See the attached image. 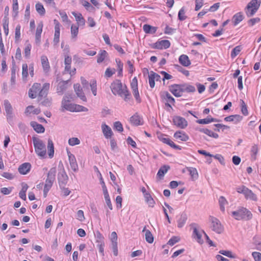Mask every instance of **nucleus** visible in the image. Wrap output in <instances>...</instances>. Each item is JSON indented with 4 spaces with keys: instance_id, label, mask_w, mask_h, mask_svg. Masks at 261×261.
Returning <instances> with one entry per match:
<instances>
[{
    "instance_id": "09e8293b",
    "label": "nucleus",
    "mask_w": 261,
    "mask_h": 261,
    "mask_svg": "<svg viewBox=\"0 0 261 261\" xmlns=\"http://www.w3.org/2000/svg\"><path fill=\"white\" fill-rule=\"evenodd\" d=\"M116 62L117 65V69H118V75L122 76V71H123V63H121V61L119 59H116Z\"/></svg>"
},
{
    "instance_id": "5701e85b",
    "label": "nucleus",
    "mask_w": 261,
    "mask_h": 261,
    "mask_svg": "<svg viewBox=\"0 0 261 261\" xmlns=\"http://www.w3.org/2000/svg\"><path fill=\"white\" fill-rule=\"evenodd\" d=\"M41 62L44 71L45 72H47L50 69V66L47 57L45 55L42 56L41 57Z\"/></svg>"
},
{
    "instance_id": "423d86ee",
    "label": "nucleus",
    "mask_w": 261,
    "mask_h": 261,
    "mask_svg": "<svg viewBox=\"0 0 261 261\" xmlns=\"http://www.w3.org/2000/svg\"><path fill=\"white\" fill-rule=\"evenodd\" d=\"M209 221L211 222V227L214 231L218 234L223 232L224 230L223 226L217 218L210 216Z\"/></svg>"
},
{
    "instance_id": "a878e982",
    "label": "nucleus",
    "mask_w": 261,
    "mask_h": 261,
    "mask_svg": "<svg viewBox=\"0 0 261 261\" xmlns=\"http://www.w3.org/2000/svg\"><path fill=\"white\" fill-rule=\"evenodd\" d=\"M30 124L34 129L38 133H43L45 131V128L43 125L35 121H32Z\"/></svg>"
},
{
    "instance_id": "bf43d9fd",
    "label": "nucleus",
    "mask_w": 261,
    "mask_h": 261,
    "mask_svg": "<svg viewBox=\"0 0 261 261\" xmlns=\"http://www.w3.org/2000/svg\"><path fill=\"white\" fill-rule=\"evenodd\" d=\"M178 19L181 21H183L187 18V16L185 15V9L184 8H182L179 10L178 12Z\"/></svg>"
},
{
    "instance_id": "c9c22d12",
    "label": "nucleus",
    "mask_w": 261,
    "mask_h": 261,
    "mask_svg": "<svg viewBox=\"0 0 261 261\" xmlns=\"http://www.w3.org/2000/svg\"><path fill=\"white\" fill-rule=\"evenodd\" d=\"M143 232H145V236L146 241L149 243H152L153 242V237L150 231L148 230H146V228L144 227Z\"/></svg>"
},
{
    "instance_id": "412c9836",
    "label": "nucleus",
    "mask_w": 261,
    "mask_h": 261,
    "mask_svg": "<svg viewBox=\"0 0 261 261\" xmlns=\"http://www.w3.org/2000/svg\"><path fill=\"white\" fill-rule=\"evenodd\" d=\"M174 137L178 140L186 141L189 139L188 136L183 131H177L174 134Z\"/></svg>"
},
{
    "instance_id": "79ce46f5",
    "label": "nucleus",
    "mask_w": 261,
    "mask_h": 261,
    "mask_svg": "<svg viewBox=\"0 0 261 261\" xmlns=\"http://www.w3.org/2000/svg\"><path fill=\"white\" fill-rule=\"evenodd\" d=\"M183 86V92H194L195 91L196 89L192 85H188L187 84H182Z\"/></svg>"
},
{
    "instance_id": "de8ad7c7",
    "label": "nucleus",
    "mask_w": 261,
    "mask_h": 261,
    "mask_svg": "<svg viewBox=\"0 0 261 261\" xmlns=\"http://www.w3.org/2000/svg\"><path fill=\"white\" fill-rule=\"evenodd\" d=\"M155 79L154 75L153 74V71H151L148 75V81L149 86L151 88H153L155 85Z\"/></svg>"
},
{
    "instance_id": "ddd939ff",
    "label": "nucleus",
    "mask_w": 261,
    "mask_h": 261,
    "mask_svg": "<svg viewBox=\"0 0 261 261\" xmlns=\"http://www.w3.org/2000/svg\"><path fill=\"white\" fill-rule=\"evenodd\" d=\"M67 155L69 164L72 170L74 172L77 171L79 167L74 155L71 153L70 151H67Z\"/></svg>"
},
{
    "instance_id": "58836bf2",
    "label": "nucleus",
    "mask_w": 261,
    "mask_h": 261,
    "mask_svg": "<svg viewBox=\"0 0 261 261\" xmlns=\"http://www.w3.org/2000/svg\"><path fill=\"white\" fill-rule=\"evenodd\" d=\"M37 12L41 15H44L45 13V10L41 3H38L35 6Z\"/></svg>"
},
{
    "instance_id": "9b49d317",
    "label": "nucleus",
    "mask_w": 261,
    "mask_h": 261,
    "mask_svg": "<svg viewBox=\"0 0 261 261\" xmlns=\"http://www.w3.org/2000/svg\"><path fill=\"white\" fill-rule=\"evenodd\" d=\"M54 22L55 24V34L53 42L54 45H57L59 42L60 40V24L56 19H54Z\"/></svg>"
},
{
    "instance_id": "4be33fe9",
    "label": "nucleus",
    "mask_w": 261,
    "mask_h": 261,
    "mask_svg": "<svg viewBox=\"0 0 261 261\" xmlns=\"http://www.w3.org/2000/svg\"><path fill=\"white\" fill-rule=\"evenodd\" d=\"M31 165L29 163H24L21 164L18 168V171L21 174H26L30 170Z\"/></svg>"
},
{
    "instance_id": "69168bd1",
    "label": "nucleus",
    "mask_w": 261,
    "mask_h": 261,
    "mask_svg": "<svg viewBox=\"0 0 261 261\" xmlns=\"http://www.w3.org/2000/svg\"><path fill=\"white\" fill-rule=\"evenodd\" d=\"M130 86L132 90L138 89V80L136 77L133 79L130 83Z\"/></svg>"
},
{
    "instance_id": "0e129e2a",
    "label": "nucleus",
    "mask_w": 261,
    "mask_h": 261,
    "mask_svg": "<svg viewBox=\"0 0 261 261\" xmlns=\"http://www.w3.org/2000/svg\"><path fill=\"white\" fill-rule=\"evenodd\" d=\"M115 72V69H111L110 68H108L105 71V76L107 77H111Z\"/></svg>"
},
{
    "instance_id": "680f3d73",
    "label": "nucleus",
    "mask_w": 261,
    "mask_h": 261,
    "mask_svg": "<svg viewBox=\"0 0 261 261\" xmlns=\"http://www.w3.org/2000/svg\"><path fill=\"white\" fill-rule=\"evenodd\" d=\"M20 29H21L20 25V24L17 25V26L16 27L15 31V38L16 40L19 39V38L20 37V35H21Z\"/></svg>"
},
{
    "instance_id": "4c0bfd02",
    "label": "nucleus",
    "mask_w": 261,
    "mask_h": 261,
    "mask_svg": "<svg viewBox=\"0 0 261 261\" xmlns=\"http://www.w3.org/2000/svg\"><path fill=\"white\" fill-rule=\"evenodd\" d=\"M164 143H166L169 145L172 148L177 149V150H181V148L179 146L176 145L172 140H171L169 138H164Z\"/></svg>"
},
{
    "instance_id": "6e6552de",
    "label": "nucleus",
    "mask_w": 261,
    "mask_h": 261,
    "mask_svg": "<svg viewBox=\"0 0 261 261\" xmlns=\"http://www.w3.org/2000/svg\"><path fill=\"white\" fill-rule=\"evenodd\" d=\"M56 169L55 167L51 168L47 173V177L44 185L45 187L51 188L55 180Z\"/></svg>"
},
{
    "instance_id": "9d476101",
    "label": "nucleus",
    "mask_w": 261,
    "mask_h": 261,
    "mask_svg": "<svg viewBox=\"0 0 261 261\" xmlns=\"http://www.w3.org/2000/svg\"><path fill=\"white\" fill-rule=\"evenodd\" d=\"M182 84H174L169 87V90L175 97H179L182 95Z\"/></svg>"
},
{
    "instance_id": "e433bc0d",
    "label": "nucleus",
    "mask_w": 261,
    "mask_h": 261,
    "mask_svg": "<svg viewBox=\"0 0 261 261\" xmlns=\"http://www.w3.org/2000/svg\"><path fill=\"white\" fill-rule=\"evenodd\" d=\"M187 219V215L185 213H182L178 220L177 226L179 228H181L185 224Z\"/></svg>"
},
{
    "instance_id": "13d9d810",
    "label": "nucleus",
    "mask_w": 261,
    "mask_h": 261,
    "mask_svg": "<svg viewBox=\"0 0 261 261\" xmlns=\"http://www.w3.org/2000/svg\"><path fill=\"white\" fill-rule=\"evenodd\" d=\"M180 241V238L177 236L172 237L168 242L167 244L172 246Z\"/></svg>"
},
{
    "instance_id": "774afa93",
    "label": "nucleus",
    "mask_w": 261,
    "mask_h": 261,
    "mask_svg": "<svg viewBox=\"0 0 261 261\" xmlns=\"http://www.w3.org/2000/svg\"><path fill=\"white\" fill-rule=\"evenodd\" d=\"M255 261H261V253L253 252L252 254Z\"/></svg>"
},
{
    "instance_id": "a18cd8bd",
    "label": "nucleus",
    "mask_w": 261,
    "mask_h": 261,
    "mask_svg": "<svg viewBox=\"0 0 261 261\" xmlns=\"http://www.w3.org/2000/svg\"><path fill=\"white\" fill-rule=\"evenodd\" d=\"M22 76L23 80H24L27 78L28 74H29L28 70L29 69L27 64L25 63V64H22Z\"/></svg>"
},
{
    "instance_id": "e2e57ef3",
    "label": "nucleus",
    "mask_w": 261,
    "mask_h": 261,
    "mask_svg": "<svg viewBox=\"0 0 261 261\" xmlns=\"http://www.w3.org/2000/svg\"><path fill=\"white\" fill-rule=\"evenodd\" d=\"M82 4L83 6L87 10H92L94 8V7L87 1H83L82 2Z\"/></svg>"
},
{
    "instance_id": "49530a36",
    "label": "nucleus",
    "mask_w": 261,
    "mask_h": 261,
    "mask_svg": "<svg viewBox=\"0 0 261 261\" xmlns=\"http://www.w3.org/2000/svg\"><path fill=\"white\" fill-rule=\"evenodd\" d=\"M144 197L145 201L148 204V205L151 207L153 206L154 202L150 195L148 193H145L144 194Z\"/></svg>"
},
{
    "instance_id": "b1692460",
    "label": "nucleus",
    "mask_w": 261,
    "mask_h": 261,
    "mask_svg": "<svg viewBox=\"0 0 261 261\" xmlns=\"http://www.w3.org/2000/svg\"><path fill=\"white\" fill-rule=\"evenodd\" d=\"M243 117L240 115H233L224 118V120L229 122H233L234 123H238L242 120Z\"/></svg>"
},
{
    "instance_id": "c03bdc74",
    "label": "nucleus",
    "mask_w": 261,
    "mask_h": 261,
    "mask_svg": "<svg viewBox=\"0 0 261 261\" xmlns=\"http://www.w3.org/2000/svg\"><path fill=\"white\" fill-rule=\"evenodd\" d=\"M3 28L5 34L6 35H8L9 33V20L6 16L3 19Z\"/></svg>"
},
{
    "instance_id": "aec40b11",
    "label": "nucleus",
    "mask_w": 261,
    "mask_h": 261,
    "mask_svg": "<svg viewBox=\"0 0 261 261\" xmlns=\"http://www.w3.org/2000/svg\"><path fill=\"white\" fill-rule=\"evenodd\" d=\"M68 81L60 82L57 87V92L59 95H62L64 92L67 89Z\"/></svg>"
},
{
    "instance_id": "f3484780",
    "label": "nucleus",
    "mask_w": 261,
    "mask_h": 261,
    "mask_svg": "<svg viewBox=\"0 0 261 261\" xmlns=\"http://www.w3.org/2000/svg\"><path fill=\"white\" fill-rule=\"evenodd\" d=\"M108 57V53L105 50H100L97 56V62L100 64L106 60Z\"/></svg>"
},
{
    "instance_id": "f257e3e1",
    "label": "nucleus",
    "mask_w": 261,
    "mask_h": 261,
    "mask_svg": "<svg viewBox=\"0 0 261 261\" xmlns=\"http://www.w3.org/2000/svg\"><path fill=\"white\" fill-rule=\"evenodd\" d=\"M110 87L114 95H118L121 97H123L125 101H127L130 99L131 95L127 87L125 85L123 86L119 80H116L113 81Z\"/></svg>"
},
{
    "instance_id": "bb28decb",
    "label": "nucleus",
    "mask_w": 261,
    "mask_h": 261,
    "mask_svg": "<svg viewBox=\"0 0 261 261\" xmlns=\"http://www.w3.org/2000/svg\"><path fill=\"white\" fill-rule=\"evenodd\" d=\"M43 24L39 23L37 25L36 35H35V42L37 44H39L41 41V35L42 32Z\"/></svg>"
},
{
    "instance_id": "603ef678",
    "label": "nucleus",
    "mask_w": 261,
    "mask_h": 261,
    "mask_svg": "<svg viewBox=\"0 0 261 261\" xmlns=\"http://www.w3.org/2000/svg\"><path fill=\"white\" fill-rule=\"evenodd\" d=\"M193 234L198 243H202L203 242L201 239V234L199 233L196 227L194 228Z\"/></svg>"
},
{
    "instance_id": "37998d69",
    "label": "nucleus",
    "mask_w": 261,
    "mask_h": 261,
    "mask_svg": "<svg viewBox=\"0 0 261 261\" xmlns=\"http://www.w3.org/2000/svg\"><path fill=\"white\" fill-rule=\"evenodd\" d=\"M32 48V45L28 41L25 43V46L24 48V56L27 58H29L31 54V50Z\"/></svg>"
},
{
    "instance_id": "cd10ccee",
    "label": "nucleus",
    "mask_w": 261,
    "mask_h": 261,
    "mask_svg": "<svg viewBox=\"0 0 261 261\" xmlns=\"http://www.w3.org/2000/svg\"><path fill=\"white\" fill-rule=\"evenodd\" d=\"M47 153L50 159L54 155V145L53 141L49 139L47 143Z\"/></svg>"
},
{
    "instance_id": "4468645a",
    "label": "nucleus",
    "mask_w": 261,
    "mask_h": 261,
    "mask_svg": "<svg viewBox=\"0 0 261 261\" xmlns=\"http://www.w3.org/2000/svg\"><path fill=\"white\" fill-rule=\"evenodd\" d=\"M173 121L174 124L180 128H184L188 125L186 120L184 118L180 116L174 117Z\"/></svg>"
},
{
    "instance_id": "338daca9",
    "label": "nucleus",
    "mask_w": 261,
    "mask_h": 261,
    "mask_svg": "<svg viewBox=\"0 0 261 261\" xmlns=\"http://www.w3.org/2000/svg\"><path fill=\"white\" fill-rule=\"evenodd\" d=\"M260 21V18L258 17L253 18L248 21V25L250 27L254 25L255 23Z\"/></svg>"
},
{
    "instance_id": "864d4df0",
    "label": "nucleus",
    "mask_w": 261,
    "mask_h": 261,
    "mask_svg": "<svg viewBox=\"0 0 261 261\" xmlns=\"http://www.w3.org/2000/svg\"><path fill=\"white\" fill-rule=\"evenodd\" d=\"M219 253L232 258H234L236 257V256L232 254L231 251L229 250H222L219 251Z\"/></svg>"
},
{
    "instance_id": "a211bd4d",
    "label": "nucleus",
    "mask_w": 261,
    "mask_h": 261,
    "mask_svg": "<svg viewBox=\"0 0 261 261\" xmlns=\"http://www.w3.org/2000/svg\"><path fill=\"white\" fill-rule=\"evenodd\" d=\"M67 110L71 112H87L88 110L85 107L73 104L70 107H67Z\"/></svg>"
},
{
    "instance_id": "c756f323",
    "label": "nucleus",
    "mask_w": 261,
    "mask_h": 261,
    "mask_svg": "<svg viewBox=\"0 0 261 261\" xmlns=\"http://www.w3.org/2000/svg\"><path fill=\"white\" fill-rule=\"evenodd\" d=\"M130 122L135 125H142V119L137 114H135L132 116L130 118Z\"/></svg>"
},
{
    "instance_id": "4d7b16f0",
    "label": "nucleus",
    "mask_w": 261,
    "mask_h": 261,
    "mask_svg": "<svg viewBox=\"0 0 261 261\" xmlns=\"http://www.w3.org/2000/svg\"><path fill=\"white\" fill-rule=\"evenodd\" d=\"M68 144L70 146H74L80 144V140L77 138H71L68 140Z\"/></svg>"
},
{
    "instance_id": "c85d7f7f",
    "label": "nucleus",
    "mask_w": 261,
    "mask_h": 261,
    "mask_svg": "<svg viewBox=\"0 0 261 261\" xmlns=\"http://www.w3.org/2000/svg\"><path fill=\"white\" fill-rule=\"evenodd\" d=\"M244 19V16L242 14L241 12H239L236 13L233 15L232 18V22L233 23L234 25H237L240 22H241Z\"/></svg>"
},
{
    "instance_id": "f03ea898",
    "label": "nucleus",
    "mask_w": 261,
    "mask_h": 261,
    "mask_svg": "<svg viewBox=\"0 0 261 261\" xmlns=\"http://www.w3.org/2000/svg\"><path fill=\"white\" fill-rule=\"evenodd\" d=\"M50 85L49 83H44L41 88L39 83H34L29 91V96L31 98H35L37 95L39 98L45 97L49 89Z\"/></svg>"
},
{
    "instance_id": "7c9ffc66",
    "label": "nucleus",
    "mask_w": 261,
    "mask_h": 261,
    "mask_svg": "<svg viewBox=\"0 0 261 261\" xmlns=\"http://www.w3.org/2000/svg\"><path fill=\"white\" fill-rule=\"evenodd\" d=\"M220 121L219 120H217L216 118H213L211 117V116H208L207 117V118L202 119H199L196 121V122L199 124H208L212 122H219Z\"/></svg>"
},
{
    "instance_id": "5fc2aeb1",
    "label": "nucleus",
    "mask_w": 261,
    "mask_h": 261,
    "mask_svg": "<svg viewBox=\"0 0 261 261\" xmlns=\"http://www.w3.org/2000/svg\"><path fill=\"white\" fill-rule=\"evenodd\" d=\"M242 47L241 46L238 45L236 46L232 50L231 53V57L233 58L236 57L241 51Z\"/></svg>"
},
{
    "instance_id": "a19ab883",
    "label": "nucleus",
    "mask_w": 261,
    "mask_h": 261,
    "mask_svg": "<svg viewBox=\"0 0 261 261\" xmlns=\"http://www.w3.org/2000/svg\"><path fill=\"white\" fill-rule=\"evenodd\" d=\"M188 170L190 172V174L193 180L198 178V174L196 168L189 167L188 168Z\"/></svg>"
},
{
    "instance_id": "473e14b6",
    "label": "nucleus",
    "mask_w": 261,
    "mask_h": 261,
    "mask_svg": "<svg viewBox=\"0 0 261 261\" xmlns=\"http://www.w3.org/2000/svg\"><path fill=\"white\" fill-rule=\"evenodd\" d=\"M244 196L245 198L247 199H250L253 201H256L257 199L256 195L254 193H253L251 190L249 189L248 188L244 194Z\"/></svg>"
},
{
    "instance_id": "ea45409f",
    "label": "nucleus",
    "mask_w": 261,
    "mask_h": 261,
    "mask_svg": "<svg viewBox=\"0 0 261 261\" xmlns=\"http://www.w3.org/2000/svg\"><path fill=\"white\" fill-rule=\"evenodd\" d=\"M200 131L207 135L210 137H212L214 138H218L219 137V136L217 134L214 133L213 131H212L208 129H207V128L201 129L200 130Z\"/></svg>"
},
{
    "instance_id": "39448f33",
    "label": "nucleus",
    "mask_w": 261,
    "mask_h": 261,
    "mask_svg": "<svg viewBox=\"0 0 261 261\" xmlns=\"http://www.w3.org/2000/svg\"><path fill=\"white\" fill-rule=\"evenodd\" d=\"M261 0H251L245 9L246 15L250 17L253 16L259 9Z\"/></svg>"
},
{
    "instance_id": "dca6fc26",
    "label": "nucleus",
    "mask_w": 261,
    "mask_h": 261,
    "mask_svg": "<svg viewBox=\"0 0 261 261\" xmlns=\"http://www.w3.org/2000/svg\"><path fill=\"white\" fill-rule=\"evenodd\" d=\"M74 91L77 95V96L80 98L82 100L86 101L87 98L83 92L82 89L81 87V86L79 84L74 85Z\"/></svg>"
},
{
    "instance_id": "6e6d98bb",
    "label": "nucleus",
    "mask_w": 261,
    "mask_h": 261,
    "mask_svg": "<svg viewBox=\"0 0 261 261\" xmlns=\"http://www.w3.org/2000/svg\"><path fill=\"white\" fill-rule=\"evenodd\" d=\"M151 46L153 48L162 49L163 48V40L159 39L156 42L153 43Z\"/></svg>"
},
{
    "instance_id": "2eb2a0df",
    "label": "nucleus",
    "mask_w": 261,
    "mask_h": 261,
    "mask_svg": "<svg viewBox=\"0 0 261 261\" xmlns=\"http://www.w3.org/2000/svg\"><path fill=\"white\" fill-rule=\"evenodd\" d=\"M166 97L167 102L165 103V106L167 107V110L170 112L171 110H173L171 104L174 105L175 99L168 92H166Z\"/></svg>"
},
{
    "instance_id": "7ed1b4c3",
    "label": "nucleus",
    "mask_w": 261,
    "mask_h": 261,
    "mask_svg": "<svg viewBox=\"0 0 261 261\" xmlns=\"http://www.w3.org/2000/svg\"><path fill=\"white\" fill-rule=\"evenodd\" d=\"M232 215L237 220H249L252 218L250 211L244 207H239L237 211H233Z\"/></svg>"
},
{
    "instance_id": "72a5a7b5",
    "label": "nucleus",
    "mask_w": 261,
    "mask_h": 261,
    "mask_svg": "<svg viewBox=\"0 0 261 261\" xmlns=\"http://www.w3.org/2000/svg\"><path fill=\"white\" fill-rule=\"evenodd\" d=\"M143 30L147 34H153L156 31V28L146 24L143 25Z\"/></svg>"
},
{
    "instance_id": "3c124183",
    "label": "nucleus",
    "mask_w": 261,
    "mask_h": 261,
    "mask_svg": "<svg viewBox=\"0 0 261 261\" xmlns=\"http://www.w3.org/2000/svg\"><path fill=\"white\" fill-rule=\"evenodd\" d=\"M90 87L93 94L96 96L97 94V85L96 81L95 80H92L90 83Z\"/></svg>"
},
{
    "instance_id": "393cba45",
    "label": "nucleus",
    "mask_w": 261,
    "mask_h": 261,
    "mask_svg": "<svg viewBox=\"0 0 261 261\" xmlns=\"http://www.w3.org/2000/svg\"><path fill=\"white\" fill-rule=\"evenodd\" d=\"M72 14L74 16L75 20L77 22V24L76 25H78L79 27L80 25L84 26L85 24V20L81 13H76L75 12H72Z\"/></svg>"
},
{
    "instance_id": "1a4fd4ad",
    "label": "nucleus",
    "mask_w": 261,
    "mask_h": 261,
    "mask_svg": "<svg viewBox=\"0 0 261 261\" xmlns=\"http://www.w3.org/2000/svg\"><path fill=\"white\" fill-rule=\"evenodd\" d=\"M58 180L60 188L65 187L68 182V177L63 166L62 169L58 172Z\"/></svg>"
},
{
    "instance_id": "8fccbe9b",
    "label": "nucleus",
    "mask_w": 261,
    "mask_h": 261,
    "mask_svg": "<svg viewBox=\"0 0 261 261\" xmlns=\"http://www.w3.org/2000/svg\"><path fill=\"white\" fill-rule=\"evenodd\" d=\"M219 205H220V210L222 211V212H224L225 211V207H224V205L227 203V200H226V199L224 198V197L223 196H221L220 198H219Z\"/></svg>"
},
{
    "instance_id": "f8f14e48",
    "label": "nucleus",
    "mask_w": 261,
    "mask_h": 261,
    "mask_svg": "<svg viewBox=\"0 0 261 261\" xmlns=\"http://www.w3.org/2000/svg\"><path fill=\"white\" fill-rule=\"evenodd\" d=\"M72 100H73V95L72 94H66L62 101V107L67 110V107H70L73 105V103H70Z\"/></svg>"
},
{
    "instance_id": "f704fd0d",
    "label": "nucleus",
    "mask_w": 261,
    "mask_h": 261,
    "mask_svg": "<svg viewBox=\"0 0 261 261\" xmlns=\"http://www.w3.org/2000/svg\"><path fill=\"white\" fill-rule=\"evenodd\" d=\"M79 26L72 24L71 26V39L75 40L79 33Z\"/></svg>"
},
{
    "instance_id": "6ab92c4d",
    "label": "nucleus",
    "mask_w": 261,
    "mask_h": 261,
    "mask_svg": "<svg viewBox=\"0 0 261 261\" xmlns=\"http://www.w3.org/2000/svg\"><path fill=\"white\" fill-rule=\"evenodd\" d=\"M101 129L102 133L106 138H110L112 137L113 132L110 126L106 124L103 123L101 125Z\"/></svg>"
},
{
    "instance_id": "052dcab7",
    "label": "nucleus",
    "mask_w": 261,
    "mask_h": 261,
    "mask_svg": "<svg viewBox=\"0 0 261 261\" xmlns=\"http://www.w3.org/2000/svg\"><path fill=\"white\" fill-rule=\"evenodd\" d=\"M114 128L119 132H122L123 130L122 124L119 121H116L114 123Z\"/></svg>"
},
{
    "instance_id": "2f4dec72",
    "label": "nucleus",
    "mask_w": 261,
    "mask_h": 261,
    "mask_svg": "<svg viewBox=\"0 0 261 261\" xmlns=\"http://www.w3.org/2000/svg\"><path fill=\"white\" fill-rule=\"evenodd\" d=\"M179 62L182 65L186 67L191 64V62L189 59V57L185 55H182L179 57Z\"/></svg>"
},
{
    "instance_id": "0eeeda50",
    "label": "nucleus",
    "mask_w": 261,
    "mask_h": 261,
    "mask_svg": "<svg viewBox=\"0 0 261 261\" xmlns=\"http://www.w3.org/2000/svg\"><path fill=\"white\" fill-rule=\"evenodd\" d=\"M4 106L6 112L7 121L11 125H12L13 124V114L12 106L7 99L4 101Z\"/></svg>"
},
{
    "instance_id": "20e7f679",
    "label": "nucleus",
    "mask_w": 261,
    "mask_h": 261,
    "mask_svg": "<svg viewBox=\"0 0 261 261\" xmlns=\"http://www.w3.org/2000/svg\"><path fill=\"white\" fill-rule=\"evenodd\" d=\"M33 145L36 154L42 159L46 158V149L42 140L36 137L33 138Z\"/></svg>"
}]
</instances>
